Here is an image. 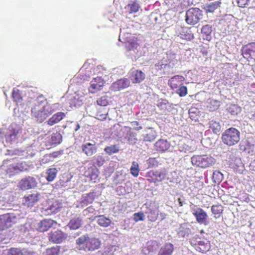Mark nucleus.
I'll return each instance as SVG.
<instances>
[{"mask_svg":"<svg viewBox=\"0 0 255 255\" xmlns=\"http://www.w3.org/2000/svg\"><path fill=\"white\" fill-rule=\"evenodd\" d=\"M46 101L42 95L38 96L36 103L31 110L33 116L35 117L40 123L44 121L48 117L51 115L55 109L53 105L46 103L43 105V102Z\"/></svg>","mask_w":255,"mask_h":255,"instance_id":"1","label":"nucleus"},{"mask_svg":"<svg viewBox=\"0 0 255 255\" xmlns=\"http://www.w3.org/2000/svg\"><path fill=\"white\" fill-rule=\"evenodd\" d=\"M77 248L80 250L93 251L99 248L101 241L96 238H90L87 235L81 236L76 240Z\"/></svg>","mask_w":255,"mask_h":255,"instance_id":"2","label":"nucleus"},{"mask_svg":"<svg viewBox=\"0 0 255 255\" xmlns=\"http://www.w3.org/2000/svg\"><path fill=\"white\" fill-rule=\"evenodd\" d=\"M215 162L214 158L207 154L194 155L191 158L192 165L200 168H206L212 166Z\"/></svg>","mask_w":255,"mask_h":255,"instance_id":"3","label":"nucleus"},{"mask_svg":"<svg viewBox=\"0 0 255 255\" xmlns=\"http://www.w3.org/2000/svg\"><path fill=\"white\" fill-rule=\"evenodd\" d=\"M2 166L6 168V173L8 174L10 176L13 175L24 169L23 163L20 162L17 158L4 160Z\"/></svg>","mask_w":255,"mask_h":255,"instance_id":"4","label":"nucleus"},{"mask_svg":"<svg viewBox=\"0 0 255 255\" xmlns=\"http://www.w3.org/2000/svg\"><path fill=\"white\" fill-rule=\"evenodd\" d=\"M240 135V133L238 129L231 128L226 129L222 134V141L227 145L232 146L239 141Z\"/></svg>","mask_w":255,"mask_h":255,"instance_id":"5","label":"nucleus"},{"mask_svg":"<svg viewBox=\"0 0 255 255\" xmlns=\"http://www.w3.org/2000/svg\"><path fill=\"white\" fill-rule=\"evenodd\" d=\"M167 175L166 170L165 168H161L149 171L146 173L145 177L149 182L157 184L164 180Z\"/></svg>","mask_w":255,"mask_h":255,"instance_id":"6","label":"nucleus"},{"mask_svg":"<svg viewBox=\"0 0 255 255\" xmlns=\"http://www.w3.org/2000/svg\"><path fill=\"white\" fill-rule=\"evenodd\" d=\"M202 17V11L199 8H191L186 13V22L190 25L197 23Z\"/></svg>","mask_w":255,"mask_h":255,"instance_id":"7","label":"nucleus"},{"mask_svg":"<svg viewBox=\"0 0 255 255\" xmlns=\"http://www.w3.org/2000/svg\"><path fill=\"white\" fill-rule=\"evenodd\" d=\"M37 182L36 179L31 176H27L21 179L19 182L18 187L22 190L33 189L37 186Z\"/></svg>","mask_w":255,"mask_h":255,"instance_id":"8","label":"nucleus"},{"mask_svg":"<svg viewBox=\"0 0 255 255\" xmlns=\"http://www.w3.org/2000/svg\"><path fill=\"white\" fill-rule=\"evenodd\" d=\"M48 240L54 244H60L67 237V235L60 230H56L50 232L48 234Z\"/></svg>","mask_w":255,"mask_h":255,"instance_id":"9","label":"nucleus"},{"mask_svg":"<svg viewBox=\"0 0 255 255\" xmlns=\"http://www.w3.org/2000/svg\"><path fill=\"white\" fill-rule=\"evenodd\" d=\"M99 171L95 165L88 167L84 172L85 177L89 178L90 181L93 183H97L99 181Z\"/></svg>","mask_w":255,"mask_h":255,"instance_id":"10","label":"nucleus"},{"mask_svg":"<svg viewBox=\"0 0 255 255\" xmlns=\"http://www.w3.org/2000/svg\"><path fill=\"white\" fill-rule=\"evenodd\" d=\"M130 85V81L127 78L119 79L113 83L110 87L112 91H119L128 87Z\"/></svg>","mask_w":255,"mask_h":255,"instance_id":"11","label":"nucleus"},{"mask_svg":"<svg viewBox=\"0 0 255 255\" xmlns=\"http://www.w3.org/2000/svg\"><path fill=\"white\" fill-rule=\"evenodd\" d=\"M104 84V81L101 77L95 78L91 81L89 91L92 94L95 93L102 89Z\"/></svg>","mask_w":255,"mask_h":255,"instance_id":"12","label":"nucleus"},{"mask_svg":"<svg viewBox=\"0 0 255 255\" xmlns=\"http://www.w3.org/2000/svg\"><path fill=\"white\" fill-rule=\"evenodd\" d=\"M145 74L139 70H131L129 73V79L133 84H138L145 79Z\"/></svg>","mask_w":255,"mask_h":255,"instance_id":"13","label":"nucleus"},{"mask_svg":"<svg viewBox=\"0 0 255 255\" xmlns=\"http://www.w3.org/2000/svg\"><path fill=\"white\" fill-rule=\"evenodd\" d=\"M241 52L244 58H252V54L255 53V42L249 43L244 45L242 47Z\"/></svg>","mask_w":255,"mask_h":255,"instance_id":"14","label":"nucleus"},{"mask_svg":"<svg viewBox=\"0 0 255 255\" xmlns=\"http://www.w3.org/2000/svg\"><path fill=\"white\" fill-rule=\"evenodd\" d=\"M184 80L183 76L175 75L168 80V84L171 89L175 90L183 85Z\"/></svg>","mask_w":255,"mask_h":255,"instance_id":"15","label":"nucleus"},{"mask_svg":"<svg viewBox=\"0 0 255 255\" xmlns=\"http://www.w3.org/2000/svg\"><path fill=\"white\" fill-rule=\"evenodd\" d=\"M176 34L181 39L191 40L194 38V35L191 31L187 27L180 26L176 30Z\"/></svg>","mask_w":255,"mask_h":255,"instance_id":"16","label":"nucleus"},{"mask_svg":"<svg viewBox=\"0 0 255 255\" xmlns=\"http://www.w3.org/2000/svg\"><path fill=\"white\" fill-rule=\"evenodd\" d=\"M40 194L38 193H32L27 196H24L23 199V204L29 207L33 206L39 200Z\"/></svg>","mask_w":255,"mask_h":255,"instance_id":"17","label":"nucleus"},{"mask_svg":"<svg viewBox=\"0 0 255 255\" xmlns=\"http://www.w3.org/2000/svg\"><path fill=\"white\" fill-rule=\"evenodd\" d=\"M193 214L199 223L205 225L208 224L207 214L201 208H198L196 211H195Z\"/></svg>","mask_w":255,"mask_h":255,"instance_id":"18","label":"nucleus"},{"mask_svg":"<svg viewBox=\"0 0 255 255\" xmlns=\"http://www.w3.org/2000/svg\"><path fill=\"white\" fill-rule=\"evenodd\" d=\"M82 151L87 156H92L97 151V147L95 144L86 143L81 145Z\"/></svg>","mask_w":255,"mask_h":255,"instance_id":"19","label":"nucleus"},{"mask_svg":"<svg viewBox=\"0 0 255 255\" xmlns=\"http://www.w3.org/2000/svg\"><path fill=\"white\" fill-rule=\"evenodd\" d=\"M56 223L55 222L51 219L43 220L38 224V230L41 232L46 231Z\"/></svg>","mask_w":255,"mask_h":255,"instance_id":"20","label":"nucleus"},{"mask_svg":"<svg viewBox=\"0 0 255 255\" xmlns=\"http://www.w3.org/2000/svg\"><path fill=\"white\" fill-rule=\"evenodd\" d=\"M96 196L95 192H91L88 194H84L81 199V203L82 206H86L91 204L94 201Z\"/></svg>","mask_w":255,"mask_h":255,"instance_id":"21","label":"nucleus"},{"mask_svg":"<svg viewBox=\"0 0 255 255\" xmlns=\"http://www.w3.org/2000/svg\"><path fill=\"white\" fill-rule=\"evenodd\" d=\"M12 217L9 214L0 216V230H3L5 228L11 226Z\"/></svg>","mask_w":255,"mask_h":255,"instance_id":"22","label":"nucleus"},{"mask_svg":"<svg viewBox=\"0 0 255 255\" xmlns=\"http://www.w3.org/2000/svg\"><path fill=\"white\" fill-rule=\"evenodd\" d=\"M65 117V114L62 112L54 114L47 121V125L52 126L61 121Z\"/></svg>","mask_w":255,"mask_h":255,"instance_id":"23","label":"nucleus"},{"mask_svg":"<svg viewBox=\"0 0 255 255\" xmlns=\"http://www.w3.org/2000/svg\"><path fill=\"white\" fill-rule=\"evenodd\" d=\"M170 146V143L166 140L162 139L158 140L155 143V148L156 150L164 152L169 149Z\"/></svg>","mask_w":255,"mask_h":255,"instance_id":"24","label":"nucleus"},{"mask_svg":"<svg viewBox=\"0 0 255 255\" xmlns=\"http://www.w3.org/2000/svg\"><path fill=\"white\" fill-rule=\"evenodd\" d=\"M212 32V26L209 24H206L202 26L201 32L202 38L208 41L211 39V33Z\"/></svg>","mask_w":255,"mask_h":255,"instance_id":"25","label":"nucleus"},{"mask_svg":"<svg viewBox=\"0 0 255 255\" xmlns=\"http://www.w3.org/2000/svg\"><path fill=\"white\" fill-rule=\"evenodd\" d=\"M62 136L58 132L53 133L49 137V142L50 145L58 144L61 142Z\"/></svg>","mask_w":255,"mask_h":255,"instance_id":"26","label":"nucleus"},{"mask_svg":"<svg viewBox=\"0 0 255 255\" xmlns=\"http://www.w3.org/2000/svg\"><path fill=\"white\" fill-rule=\"evenodd\" d=\"M177 233L179 237L183 238L188 236L191 233V231L188 225L184 224L178 228Z\"/></svg>","mask_w":255,"mask_h":255,"instance_id":"27","label":"nucleus"},{"mask_svg":"<svg viewBox=\"0 0 255 255\" xmlns=\"http://www.w3.org/2000/svg\"><path fill=\"white\" fill-rule=\"evenodd\" d=\"M173 251V245L171 244H167L160 249L158 255H171Z\"/></svg>","mask_w":255,"mask_h":255,"instance_id":"28","label":"nucleus"},{"mask_svg":"<svg viewBox=\"0 0 255 255\" xmlns=\"http://www.w3.org/2000/svg\"><path fill=\"white\" fill-rule=\"evenodd\" d=\"M10 128V130L13 131V132L9 133L8 135H5V140L6 142H11L12 141L14 140L17 138V136L19 130L18 128H14L12 126H11Z\"/></svg>","mask_w":255,"mask_h":255,"instance_id":"29","label":"nucleus"},{"mask_svg":"<svg viewBox=\"0 0 255 255\" xmlns=\"http://www.w3.org/2000/svg\"><path fill=\"white\" fill-rule=\"evenodd\" d=\"M220 101L210 99L207 105V109L211 112H213L218 110L220 107Z\"/></svg>","mask_w":255,"mask_h":255,"instance_id":"30","label":"nucleus"},{"mask_svg":"<svg viewBox=\"0 0 255 255\" xmlns=\"http://www.w3.org/2000/svg\"><path fill=\"white\" fill-rule=\"evenodd\" d=\"M57 170L56 168H50L47 169L46 179L48 182L53 181L56 178L57 174Z\"/></svg>","mask_w":255,"mask_h":255,"instance_id":"31","label":"nucleus"},{"mask_svg":"<svg viewBox=\"0 0 255 255\" xmlns=\"http://www.w3.org/2000/svg\"><path fill=\"white\" fill-rule=\"evenodd\" d=\"M156 136V132L151 128H149L146 133L143 135L144 140L146 141H152L154 140Z\"/></svg>","mask_w":255,"mask_h":255,"instance_id":"32","label":"nucleus"},{"mask_svg":"<svg viewBox=\"0 0 255 255\" xmlns=\"http://www.w3.org/2000/svg\"><path fill=\"white\" fill-rule=\"evenodd\" d=\"M228 112L232 115L237 116L242 111L241 108L236 104H231L227 109Z\"/></svg>","mask_w":255,"mask_h":255,"instance_id":"33","label":"nucleus"},{"mask_svg":"<svg viewBox=\"0 0 255 255\" xmlns=\"http://www.w3.org/2000/svg\"><path fill=\"white\" fill-rule=\"evenodd\" d=\"M82 225V220L79 218H74L70 221L68 226L70 229L76 230Z\"/></svg>","mask_w":255,"mask_h":255,"instance_id":"34","label":"nucleus"},{"mask_svg":"<svg viewBox=\"0 0 255 255\" xmlns=\"http://www.w3.org/2000/svg\"><path fill=\"white\" fill-rule=\"evenodd\" d=\"M220 4L221 2L219 1L213 2L209 4H206L204 7V9L207 13L213 12L215 9L220 6Z\"/></svg>","mask_w":255,"mask_h":255,"instance_id":"35","label":"nucleus"},{"mask_svg":"<svg viewBox=\"0 0 255 255\" xmlns=\"http://www.w3.org/2000/svg\"><path fill=\"white\" fill-rule=\"evenodd\" d=\"M13 100L17 104L22 103V98L20 95V90L17 89H13L12 93Z\"/></svg>","mask_w":255,"mask_h":255,"instance_id":"36","label":"nucleus"},{"mask_svg":"<svg viewBox=\"0 0 255 255\" xmlns=\"http://www.w3.org/2000/svg\"><path fill=\"white\" fill-rule=\"evenodd\" d=\"M119 147L117 145L107 146L104 148V151L110 155L119 152Z\"/></svg>","mask_w":255,"mask_h":255,"instance_id":"37","label":"nucleus"},{"mask_svg":"<svg viewBox=\"0 0 255 255\" xmlns=\"http://www.w3.org/2000/svg\"><path fill=\"white\" fill-rule=\"evenodd\" d=\"M98 224L103 227H108L111 223V220L104 216H99L97 220Z\"/></svg>","mask_w":255,"mask_h":255,"instance_id":"38","label":"nucleus"},{"mask_svg":"<svg viewBox=\"0 0 255 255\" xmlns=\"http://www.w3.org/2000/svg\"><path fill=\"white\" fill-rule=\"evenodd\" d=\"M209 128L214 133L219 132L221 128L220 123L213 120L209 122Z\"/></svg>","mask_w":255,"mask_h":255,"instance_id":"39","label":"nucleus"},{"mask_svg":"<svg viewBox=\"0 0 255 255\" xmlns=\"http://www.w3.org/2000/svg\"><path fill=\"white\" fill-rule=\"evenodd\" d=\"M140 169L139 165L136 161H133L130 168V173L134 177H136L138 176Z\"/></svg>","mask_w":255,"mask_h":255,"instance_id":"40","label":"nucleus"},{"mask_svg":"<svg viewBox=\"0 0 255 255\" xmlns=\"http://www.w3.org/2000/svg\"><path fill=\"white\" fill-rule=\"evenodd\" d=\"M126 8L128 10L129 13H135L138 11L139 6L136 1H134L133 3L127 5Z\"/></svg>","mask_w":255,"mask_h":255,"instance_id":"41","label":"nucleus"},{"mask_svg":"<svg viewBox=\"0 0 255 255\" xmlns=\"http://www.w3.org/2000/svg\"><path fill=\"white\" fill-rule=\"evenodd\" d=\"M110 99L107 96H103L98 98L97 100L98 105L101 106L105 107L109 104Z\"/></svg>","mask_w":255,"mask_h":255,"instance_id":"42","label":"nucleus"},{"mask_svg":"<svg viewBox=\"0 0 255 255\" xmlns=\"http://www.w3.org/2000/svg\"><path fill=\"white\" fill-rule=\"evenodd\" d=\"M108 115V111L105 109H102L99 110L97 113L96 116L99 120L103 121L106 119Z\"/></svg>","mask_w":255,"mask_h":255,"instance_id":"43","label":"nucleus"},{"mask_svg":"<svg viewBox=\"0 0 255 255\" xmlns=\"http://www.w3.org/2000/svg\"><path fill=\"white\" fill-rule=\"evenodd\" d=\"M117 247L114 246H108L105 249L103 255H117Z\"/></svg>","mask_w":255,"mask_h":255,"instance_id":"44","label":"nucleus"},{"mask_svg":"<svg viewBox=\"0 0 255 255\" xmlns=\"http://www.w3.org/2000/svg\"><path fill=\"white\" fill-rule=\"evenodd\" d=\"M60 247L56 246L46 250L45 255H59Z\"/></svg>","mask_w":255,"mask_h":255,"instance_id":"45","label":"nucleus"},{"mask_svg":"<svg viewBox=\"0 0 255 255\" xmlns=\"http://www.w3.org/2000/svg\"><path fill=\"white\" fill-rule=\"evenodd\" d=\"M175 90L176 93L181 97H184L187 94V88L185 86H183V85Z\"/></svg>","mask_w":255,"mask_h":255,"instance_id":"46","label":"nucleus"},{"mask_svg":"<svg viewBox=\"0 0 255 255\" xmlns=\"http://www.w3.org/2000/svg\"><path fill=\"white\" fill-rule=\"evenodd\" d=\"M94 159L95 160V164L99 167L102 166L105 162L104 157L101 155L95 156Z\"/></svg>","mask_w":255,"mask_h":255,"instance_id":"47","label":"nucleus"},{"mask_svg":"<svg viewBox=\"0 0 255 255\" xmlns=\"http://www.w3.org/2000/svg\"><path fill=\"white\" fill-rule=\"evenodd\" d=\"M148 166L150 168L157 166L158 162L156 158L150 157L147 161Z\"/></svg>","mask_w":255,"mask_h":255,"instance_id":"48","label":"nucleus"},{"mask_svg":"<svg viewBox=\"0 0 255 255\" xmlns=\"http://www.w3.org/2000/svg\"><path fill=\"white\" fill-rule=\"evenodd\" d=\"M178 150L183 153H186L189 150V147L185 143H180L178 144Z\"/></svg>","mask_w":255,"mask_h":255,"instance_id":"49","label":"nucleus"},{"mask_svg":"<svg viewBox=\"0 0 255 255\" xmlns=\"http://www.w3.org/2000/svg\"><path fill=\"white\" fill-rule=\"evenodd\" d=\"M144 218V215L142 212H138L136 213H134L133 214V220L135 222H138L139 221H143Z\"/></svg>","mask_w":255,"mask_h":255,"instance_id":"50","label":"nucleus"},{"mask_svg":"<svg viewBox=\"0 0 255 255\" xmlns=\"http://www.w3.org/2000/svg\"><path fill=\"white\" fill-rule=\"evenodd\" d=\"M223 202L225 204L231 205L232 204L233 199L232 197L229 195H224L222 197V199Z\"/></svg>","mask_w":255,"mask_h":255,"instance_id":"51","label":"nucleus"},{"mask_svg":"<svg viewBox=\"0 0 255 255\" xmlns=\"http://www.w3.org/2000/svg\"><path fill=\"white\" fill-rule=\"evenodd\" d=\"M238 5L241 7H245L249 4L250 0H236Z\"/></svg>","mask_w":255,"mask_h":255,"instance_id":"52","label":"nucleus"},{"mask_svg":"<svg viewBox=\"0 0 255 255\" xmlns=\"http://www.w3.org/2000/svg\"><path fill=\"white\" fill-rule=\"evenodd\" d=\"M130 124L135 130H139L142 128V127L139 126V123L137 121L131 122Z\"/></svg>","mask_w":255,"mask_h":255,"instance_id":"53","label":"nucleus"},{"mask_svg":"<svg viewBox=\"0 0 255 255\" xmlns=\"http://www.w3.org/2000/svg\"><path fill=\"white\" fill-rule=\"evenodd\" d=\"M29 227L30 225L28 223H26L24 225L21 226L19 229L20 232H21L20 233L22 234L26 233V232L28 231V229L29 228Z\"/></svg>","mask_w":255,"mask_h":255,"instance_id":"54","label":"nucleus"},{"mask_svg":"<svg viewBox=\"0 0 255 255\" xmlns=\"http://www.w3.org/2000/svg\"><path fill=\"white\" fill-rule=\"evenodd\" d=\"M212 213L215 214L216 218L219 217L223 210L221 208H211Z\"/></svg>","mask_w":255,"mask_h":255,"instance_id":"55","label":"nucleus"},{"mask_svg":"<svg viewBox=\"0 0 255 255\" xmlns=\"http://www.w3.org/2000/svg\"><path fill=\"white\" fill-rule=\"evenodd\" d=\"M166 104L167 101L166 100H162L157 104V106L159 108L162 110L166 109Z\"/></svg>","mask_w":255,"mask_h":255,"instance_id":"56","label":"nucleus"},{"mask_svg":"<svg viewBox=\"0 0 255 255\" xmlns=\"http://www.w3.org/2000/svg\"><path fill=\"white\" fill-rule=\"evenodd\" d=\"M137 38H135V40L129 43V45L132 48H136L139 46V44L137 43Z\"/></svg>","mask_w":255,"mask_h":255,"instance_id":"57","label":"nucleus"},{"mask_svg":"<svg viewBox=\"0 0 255 255\" xmlns=\"http://www.w3.org/2000/svg\"><path fill=\"white\" fill-rule=\"evenodd\" d=\"M61 154V153L60 151H55V152H53L51 153H50L48 155V156L49 157L56 158V157H57L58 156H59Z\"/></svg>","mask_w":255,"mask_h":255,"instance_id":"58","label":"nucleus"},{"mask_svg":"<svg viewBox=\"0 0 255 255\" xmlns=\"http://www.w3.org/2000/svg\"><path fill=\"white\" fill-rule=\"evenodd\" d=\"M11 255H22V253L19 250L12 251L10 253Z\"/></svg>","mask_w":255,"mask_h":255,"instance_id":"59","label":"nucleus"},{"mask_svg":"<svg viewBox=\"0 0 255 255\" xmlns=\"http://www.w3.org/2000/svg\"><path fill=\"white\" fill-rule=\"evenodd\" d=\"M216 176H221L222 177V174L218 171H215L213 172V178H215Z\"/></svg>","mask_w":255,"mask_h":255,"instance_id":"60","label":"nucleus"},{"mask_svg":"<svg viewBox=\"0 0 255 255\" xmlns=\"http://www.w3.org/2000/svg\"><path fill=\"white\" fill-rule=\"evenodd\" d=\"M177 201H178V204H179V206H182L183 205V200L182 198H179L178 199Z\"/></svg>","mask_w":255,"mask_h":255,"instance_id":"61","label":"nucleus"},{"mask_svg":"<svg viewBox=\"0 0 255 255\" xmlns=\"http://www.w3.org/2000/svg\"><path fill=\"white\" fill-rule=\"evenodd\" d=\"M205 244L204 242L203 241H199L198 242V245L200 246H203Z\"/></svg>","mask_w":255,"mask_h":255,"instance_id":"62","label":"nucleus"},{"mask_svg":"<svg viewBox=\"0 0 255 255\" xmlns=\"http://www.w3.org/2000/svg\"><path fill=\"white\" fill-rule=\"evenodd\" d=\"M80 126L79 124H77V128L75 129V131H77L80 128Z\"/></svg>","mask_w":255,"mask_h":255,"instance_id":"63","label":"nucleus"},{"mask_svg":"<svg viewBox=\"0 0 255 255\" xmlns=\"http://www.w3.org/2000/svg\"><path fill=\"white\" fill-rule=\"evenodd\" d=\"M124 128H128L129 131L131 130V128L129 127H127V126H125L124 127Z\"/></svg>","mask_w":255,"mask_h":255,"instance_id":"64","label":"nucleus"}]
</instances>
